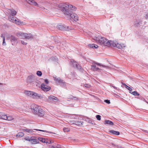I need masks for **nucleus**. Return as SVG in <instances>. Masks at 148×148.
Segmentation results:
<instances>
[{"label": "nucleus", "instance_id": "1", "mask_svg": "<svg viewBox=\"0 0 148 148\" xmlns=\"http://www.w3.org/2000/svg\"><path fill=\"white\" fill-rule=\"evenodd\" d=\"M69 9L74 11L76 10V8L71 5H66L63 7L62 12L64 14L67 15V16L70 17L74 21H77L78 18L77 15L75 13H71L69 11Z\"/></svg>", "mask_w": 148, "mask_h": 148}, {"label": "nucleus", "instance_id": "2", "mask_svg": "<svg viewBox=\"0 0 148 148\" xmlns=\"http://www.w3.org/2000/svg\"><path fill=\"white\" fill-rule=\"evenodd\" d=\"M31 109L32 112L35 114H37L40 116H42L44 114V111L40 108V107L35 104L31 106Z\"/></svg>", "mask_w": 148, "mask_h": 148}, {"label": "nucleus", "instance_id": "3", "mask_svg": "<svg viewBox=\"0 0 148 148\" xmlns=\"http://www.w3.org/2000/svg\"><path fill=\"white\" fill-rule=\"evenodd\" d=\"M94 39L101 45L107 46L110 45L109 40H107L105 38L98 36V37H95Z\"/></svg>", "mask_w": 148, "mask_h": 148}, {"label": "nucleus", "instance_id": "4", "mask_svg": "<svg viewBox=\"0 0 148 148\" xmlns=\"http://www.w3.org/2000/svg\"><path fill=\"white\" fill-rule=\"evenodd\" d=\"M25 94L28 96L36 99H42L43 97L40 94H39L35 92L29 91H25L24 92Z\"/></svg>", "mask_w": 148, "mask_h": 148}, {"label": "nucleus", "instance_id": "5", "mask_svg": "<svg viewBox=\"0 0 148 148\" xmlns=\"http://www.w3.org/2000/svg\"><path fill=\"white\" fill-rule=\"evenodd\" d=\"M8 19L9 20L14 23H16L17 25H25L26 24L25 22H21L19 19L15 18H14L13 16L10 15L9 16Z\"/></svg>", "mask_w": 148, "mask_h": 148}, {"label": "nucleus", "instance_id": "6", "mask_svg": "<svg viewBox=\"0 0 148 148\" xmlns=\"http://www.w3.org/2000/svg\"><path fill=\"white\" fill-rule=\"evenodd\" d=\"M22 131L23 132H26L28 133H30V134H33L34 133V132H35V131H40L43 132H46L47 133H50L51 134H55V133L52 132H49L48 131H46L45 130H38V129H23L22 130Z\"/></svg>", "mask_w": 148, "mask_h": 148}, {"label": "nucleus", "instance_id": "7", "mask_svg": "<svg viewBox=\"0 0 148 148\" xmlns=\"http://www.w3.org/2000/svg\"><path fill=\"white\" fill-rule=\"evenodd\" d=\"M96 65H97L99 66H102L103 67L106 68L107 69H108L109 68L108 66L102 65L100 63L95 62L94 64L93 65H92L91 69L93 71H97V70L100 71L101 70V69H99L98 67H96Z\"/></svg>", "mask_w": 148, "mask_h": 148}, {"label": "nucleus", "instance_id": "8", "mask_svg": "<svg viewBox=\"0 0 148 148\" xmlns=\"http://www.w3.org/2000/svg\"><path fill=\"white\" fill-rule=\"evenodd\" d=\"M41 89L44 91H47L50 90L51 88L44 83H42L41 86Z\"/></svg>", "mask_w": 148, "mask_h": 148}, {"label": "nucleus", "instance_id": "9", "mask_svg": "<svg viewBox=\"0 0 148 148\" xmlns=\"http://www.w3.org/2000/svg\"><path fill=\"white\" fill-rule=\"evenodd\" d=\"M57 28L58 29L62 30L69 31V30L68 27H65L64 26L61 25H57Z\"/></svg>", "mask_w": 148, "mask_h": 148}, {"label": "nucleus", "instance_id": "10", "mask_svg": "<svg viewBox=\"0 0 148 148\" xmlns=\"http://www.w3.org/2000/svg\"><path fill=\"white\" fill-rule=\"evenodd\" d=\"M66 4H64V5H62V4H58L57 3H53L52 5L54 6L55 8L58 7L59 8L62 10V9L65 6Z\"/></svg>", "mask_w": 148, "mask_h": 148}, {"label": "nucleus", "instance_id": "11", "mask_svg": "<svg viewBox=\"0 0 148 148\" xmlns=\"http://www.w3.org/2000/svg\"><path fill=\"white\" fill-rule=\"evenodd\" d=\"M8 11L10 13V15L13 16L16 14V12L13 9H8Z\"/></svg>", "mask_w": 148, "mask_h": 148}, {"label": "nucleus", "instance_id": "12", "mask_svg": "<svg viewBox=\"0 0 148 148\" xmlns=\"http://www.w3.org/2000/svg\"><path fill=\"white\" fill-rule=\"evenodd\" d=\"M125 47V45L123 43H119L117 42L116 43V47L118 49H121Z\"/></svg>", "mask_w": 148, "mask_h": 148}, {"label": "nucleus", "instance_id": "13", "mask_svg": "<svg viewBox=\"0 0 148 148\" xmlns=\"http://www.w3.org/2000/svg\"><path fill=\"white\" fill-rule=\"evenodd\" d=\"M33 38V36L31 34H27L25 33V36H24V38L30 39Z\"/></svg>", "mask_w": 148, "mask_h": 148}, {"label": "nucleus", "instance_id": "14", "mask_svg": "<svg viewBox=\"0 0 148 148\" xmlns=\"http://www.w3.org/2000/svg\"><path fill=\"white\" fill-rule=\"evenodd\" d=\"M50 100L56 102L58 100V99L56 97H55L53 96L50 95L49 97L48 101Z\"/></svg>", "mask_w": 148, "mask_h": 148}, {"label": "nucleus", "instance_id": "15", "mask_svg": "<svg viewBox=\"0 0 148 148\" xmlns=\"http://www.w3.org/2000/svg\"><path fill=\"white\" fill-rule=\"evenodd\" d=\"M109 43H110V45L108 46H111V47H116L117 42L116 41H112L110 40L109 41Z\"/></svg>", "mask_w": 148, "mask_h": 148}, {"label": "nucleus", "instance_id": "16", "mask_svg": "<svg viewBox=\"0 0 148 148\" xmlns=\"http://www.w3.org/2000/svg\"><path fill=\"white\" fill-rule=\"evenodd\" d=\"M25 33L21 32H18L16 33V35L19 37H22L24 38Z\"/></svg>", "mask_w": 148, "mask_h": 148}, {"label": "nucleus", "instance_id": "17", "mask_svg": "<svg viewBox=\"0 0 148 148\" xmlns=\"http://www.w3.org/2000/svg\"><path fill=\"white\" fill-rule=\"evenodd\" d=\"M7 116L4 114L0 112V118L6 120Z\"/></svg>", "mask_w": 148, "mask_h": 148}, {"label": "nucleus", "instance_id": "18", "mask_svg": "<svg viewBox=\"0 0 148 148\" xmlns=\"http://www.w3.org/2000/svg\"><path fill=\"white\" fill-rule=\"evenodd\" d=\"M122 84L123 85L125 86L126 88L128 90L130 91V92L132 91V87L131 88L129 87V86H127L124 83L122 82Z\"/></svg>", "mask_w": 148, "mask_h": 148}, {"label": "nucleus", "instance_id": "19", "mask_svg": "<svg viewBox=\"0 0 148 148\" xmlns=\"http://www.w3.org/2000/svg\"><path fill=\"white\" fill-rule=\"evenodd\" d=\"M88 46L90 48H95L96 49L98 47V46L97 45L93 44H89L88 45Z\"/></svg>", "mask_w": 148, "mask_h": 148}, {"label": "nucleus", "instance_id": "20", "mask_svg": "<svg viewBox=\"0 0 148 148\" xmlns=\"http://www.w3.org/2000/svg\"><path fill=\"white\" fill-rule=\"evenodd\" d=\"M110 132L112 134L116 135H119V132L114 130H110Z\"/></svg>", "mask_w": 148, "mask_h": 148}, {"label": "nucleus", "instance_id": "21", "mask_svg": "<svg viewBox=\"0 0 148 148\" xmlns=\"http://www.w3.org/2000/svg\"><path fill=\"white\" fill-rule=\"evenodd\" d=\"M24 135V134L22 132H20L17 134L16 135V136L17 137H21L23 136Z\"/></svg>", "mask_w": 148, "mask_h": 148}, {"label": "nucleus", "instance_id": "22", "mask_svg": "<svg viewBox=\"0 0 148 148\" xmlns=\"http://www.w3.org/2000/svg\"><path fill=\"white\" fill-rule=\"evenodd\" d=\"M104 124H107L109 125H112L113 124V122L112 121H109V120H106V121H105V123H104Z\"/></svg>", "mask_w": 148, "mask_h": 148}, {"label": "nucleus", "instance_id": "23", "mask_svg": "<svg viewBox=\"0 0 148 148\" xmlns=\"http://www.w3.org/2000/svg\"><path fill=\"white\" fill-rule=\"evenodd\" d=\"M31 142L32 144H35L38 143V141H37L36 139H31Z\"/></svg>", "mask_w": 148, "mask_h": 148}, {"label": "nucleus", "instance_id": "24", "mask_svg": "<svg viewBox=\"0 0 148 148\" xmlns=\"http://www.w3.org/2000/svg\"><path fill=\"white\" fill-rule=\"evenodd\" d=\"M130 93L132 94V95L135 96H139V94L136 91H133L132 92H130Z\"/></svg>", "mask_w": 148, "mask_h": 148}, {"label": "nucleus", "instance_id": "25", "mask_svg": "<svg viewBox=\"0 0 148 148\" xmlns=\"http://www.w3.org/2000/svg\"><path fill=\"white\" fill-rule=\"evenodd\" d=\"M38 140L43 143H46L47 141L45 140V139L42 138H38Z\"/></svg>", "mask_w": 148, "mask_h": 148}, {"label": "nucleus", "instance_id": "26", "mask_svg": "<svg viewBox=\"0 0 148 148\" xmlns=\"http://www.w3.org/2000/svg\"><path fill=\"white\" fill-rule=\"evenodd\" d=\"M11 41H16L17 40L16 38L14 36H11L10 37Z\"/></svg>", "mask_w": 148, "mask_h": 148}, {"label": "nucleus", "instance_id": "27", "mask_svg": "<svg viewBox=\"0 0 148 148\" xmlns=\"http://www.w3.org/2000/svg\"><path fill=\"white\" fill-rule=\"evenodd\" d=\"M13 119V118L10 116H7L6 120L8 121H11Z\"/></svg>", "mask_w": 148, "mask_h": 148}, {"label": "nucleus", "instance_id": "28", "mask_svg": "<svg viewBox=\"0 0 148 148\" xmlns=\"http://www.w3.org/2000/svg\"><path fill=\"white\" fill-rule=\"evenodd\" d=\"M73 66L75 67H78V64L75 61H73Z\"/></svg>", "mask_w": 148, "mask_h": 148}, {"label": "nucleus", "instance_id": "29", "mask_svg": "<svg viewBox=\"0 0 148 148\" xmlns=\"http://www.w3.org/2000/svg\"><path fill=\"white\" fill-rule=\"evenodd\" d=\"M53 78H54V80L56 81H58L59 82H62L61 81L62 80L60 79V78H56V77H53Z\"/></svg>", "mask_w": 148, "mask_h": 148}, {"label": "nucleus", "instance_id": "30", "mask_svg": "<svg viewBox=\"0 0 148 148\" xmlns=\"http://www.w3.org/2000/svg\"><path fill=\"white\" fill-rule=\"evenodd\" d=\"M36 74L38 76L40 77L42 75V73L40 71H38L37 72Z\"/></svg>", "mask_w": 148, "mask_h": 148}, {"label": "nucleus", "instance_id": "31", "mask_svg": "<svg viewBox=\"0 0 148 148\" xmlns=\"http://www.w3.org/2000/svg\"><path fill=\"white\" fill-rule=\"evenodd\" d=\"M32 81V79L31 77H28L27 80V82H31Z\"/></svg>", "mask_w": 148, "mask_h": 148}, {"label": "nucleus", "instance_id": "32", "mask_svg": "<svg viewBox=\"0 0 148 148\" xmlns=\"http://www.w3.org/2000/svg\"><path fill=\"white\" fill-rule=\"evenodd\" d=\"M96 118L98 120H101V116L99 115H97L96 116Z\"/></svg>", "mask_w": 148, "mask_h": 148}, {"label": "nucleus", "instance_id": "33", "mask_svg": "<svg viewBox=\"0 0 148 148\" xmlns=\"http://www.w3.org/2000/svg\"><path fill=\"white\" fill-rule=\"evenodd\" d=\"M3 45H6V43L5 42V39L4 37H3Z\"/></svg>", "mask_w": 148, "mask_h": 148}, {"label": "nucleus", "instance_id": "34", "mask_svg": "<svg viewBox=\"0 0 148 148\" xmlns=\"http://www.w3.org/2000/svg\"><path fill=\"white\" fill-rule=\"evenodd\" d=\"M63 130L64 132L69 131V129L65 127L64 128Z\"/></svg>", "mask_w": 148, "mask_h": 148}, {"label": "nucleus", "instance_id": "35", "mask_svg": "<svg viewBox=\"0 0 148 148\" xmlns=\"http://www.w3.org/2000/svg\"><path fill=\"white\" fill-rule=\"evenodd\" d=\"M104 101L108 104H109L110 103V101L107 99L105 100Z\"/></svg>", "mask_w": 148, "mask_h": 148}, {"label": "nucleus", "instance_id": "36", "mask_svg": "<svg viewBox=\"0 0 148 148\" xmlns=\"http://www.w3.org/2000/svg\"><path fill=\"white\" fill-rule=\"evenodd\" d=\"M25 139L26 140L31 141L30 138L29 136L26 137L25 138Z\"/></svg>", "mask_w": 148, "mask_h": 148}, {"label": "nucleus", "instance_id": "37", "mask_svg": "<svg viewBox=\"0 0 148 148\" xmlns=\"http://www.w3.org/2000/svg\"><path fill=\"white\" fill-rule=\"evenodd\" d=\"M21 43L24 45H27V43L25 42L24 41L21 40Z\"/></svg>", "mask_w": 148, "mask_h": 148}, {"label": "nucleus", "instance_id": "38", "mask_svg": "<svg viewBox=\"0 0 148 148\" xmlns=\"http://www.w3.org/2000/svg\"><path fill=\"white\" fill-rule=\"evenodd\" d=\"M45 83H44L45 85H47L48 84L49 82L48 80L47 79H45Z\"/></svg>", "mask_w": 148, "mask_h": 148}, {"label": "nucleus", "instance_id": "39", "mask_svg": "<svg viewBox=\"0 0 148 148\" xmlns=\"http://www.w3.org/2000/svg\"><path fill=\"white\" fill-rule=\"evenodd\" d=\"M134 23V25L136 26H138V25L139 24V23L138 21H135Z\"/></svg>", "mask_w": 148, "mask_h": 148}, {"label": "nucleus", "instance_id": "40", "mask_svg": "<svg viewBox=\"0 0 148 148\" xmlns=\"http://www.w3.org/2000/svg\"><path fill=\"white\" fill-rule=\"evenodd\" d=\"M84 86L86 87L89 88L90 87V86L88 84H85L84 85Z\"/></svg>", "mask_w": 148, "mask_h": 148}, {"label": "nucleus", "instance_id": "41", "mask_svg": "<svg viewBox=\"0 0 148 148\" xmlns=\"http://www.w3.org/2000/svg\"><path fill=\"white\" fill-rule=\"evenodd\" d=\"M78 69H81L82 67L80 66L78 64V67H76Z\"/></svg>", "mask_w": 148, "mask_h": 148}, {"label": "nucleus", "instance_id": "42", "mask_svg": "<svg viewBox=\"0 0 148 148\" xmlns=\"http://www.w3.org/2000/svg\"><path fill=\"white\" fill-rule=\"evenodd\" d=\"M145 18L146 19H148V14H147L145 16Z\"/></svg>", "mask_w": 148, "mask_h": 148}, {"label": "nucleus", "instance_id": "43", "mask_svg": "<svg viewBox=\"0 0 148 148\" xmlns=\"http://www.w3.org/2000/svg\"><path fill=\"white\" fill-rule=\"evenodd\" d=\"M76 123H76V124H78V125H80V124L79 123H80V122H76Z\"/></svg>", "mask_w": 148, "mask_h": 148}, {"label": "nucleus", "instance_id": "44", "mask_svg": "<svg viewBox=\"0 0 148 148\" xmlns=\"http://www.w3.org/2000/svg\"><path fill=\"white\" fill-rule=\"evenodd\" d=\"M1 37H3H3L4 36H3V34H2L1 35Z\"/></svg>", "mask_w": 148, "mask_h": 148}, {"label": "nucleus", "instance_id": "45", "mask_svg": "<svg viewBox=\"0 0 148 148\" xmlns=\"http://www.w3.org/2000/svg\"><path fill=\"white\" fill-rule=\"evenodd\" d=\"M144 101H145V102H146V100H145V99H144Z\"/></svg>", "mask_w": 148, "mask_h": 148}, {"label": "nucleus", "instance_id": "46", "mask_svg": "<svg viewBox=\"0 0 148 148\" xmlns=\"http://www.w3.org/2000/svg\"><path fill=\"white\" fill-rule=\"evenodd\" d=\"M76 98V99H77V98Z\"/></svg>", "mask_w": 148, "mask_h": 148}, {"label": "nucleus", "instance_id": "47", "mask_svg": "<svg viewBox=\"0 0 148 148\" xmlns=\"http://www.w3.org/2000/svg\"><path fill=\"white\" fill-rule=\"evenodd\" d=\"M114 88H116V87H114Z\"/></svg>", "mask_w": 148, "mask_h": 148}]
</instances>
